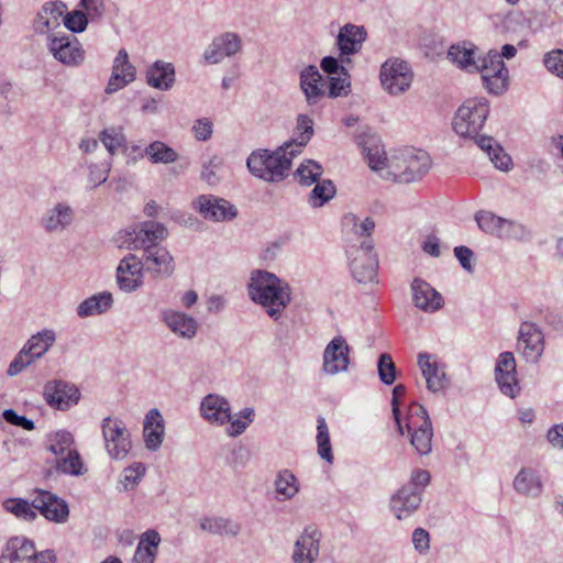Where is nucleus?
Returning a JSON list of instances; mask_svg holds the SVG:
<instances>
[{
	"label": "nucleus",
	"instance_id": "1",
	"mask_svg": "<svg viewBox=\"0 0 563 563\" xmlns=\"http://www.w3.org/2000/svg\"><path fill=\"white\" fill-rule=\"evenodd\" d=\"M167 238V229L155 221H145L118 233L119 247L143 250L140 258L144 271L156 278H167L175 271L174 258L167 249L158 244Z\"/></svg>",
	"mask_w": 563,
	"mask_h": 563
},
{
	"label": "nucleus",
	"instance_id": "2",
	"mask_svg": "<svg viewBox=\"0 0 563 563\" xmlns=\"http://www.w3.org/2000/svg\"><path fill=\"white\" fill-rule=\"evenodd\" d=\"M247 290L251 300L261 305L275 321L291 301L289 284L267 271L252 272Z\"/></svg>",
	"mask_w": 563,
	"mask_h": 563
},
{
	"label": "nucleus",
	"instance_id": "3",
	"mask_svg": "<svg viewBox=\"0 0 563 563\" xmlns=\"http://www.w3.org/2000/svg\"><path fill=\"white\" fill-rule=\"evenodd\" d=\"M299 155L291 143H284L275 151L258 148L246 159V166L254 176H285L291 168L294 157Z\"/></svg>",
	"mask_w": 563,
	"mask_h": 563
},
{
	"label": "nucleus",
	"instance_id": "4",
	"mask_svg": "<svg viewBox=\"0 0 563 563\" xmlns=\"http://www.w3.org/2000/svg\"><path fill=\"white\" fill-rule=\"evenodd\" d=\"M488 114L489 106L486 99H468L457 109L453 129L463 137H474L482 130Z\"/></svg>",
	"mask_w": 563,
	"mask_h": 563
},
{
	"label": "nucleus",
	"instance_id": "5",
	"mask_svg": "<svg viewBox=\"0 0 563 563\" xmlns=\"http://www.w3.org/2000/svg\"><path fill=\"white\" fill-rule=\"evenodd\" d=\"M346 255L351 273L357 283L367 284L376 280L378 260L371 239L364 240L358 246L350 245Z\"/></svg>",
	"mask_w": 563,
	"mask_h": 563
},
{
	"label": "nucleus",
	"instance_id": "6",
	"mask_svg": "<svg viewBox=\"0 0 563 563\" xmlns=\"http://www.w3.org/2000/svg\"><path fill=\"white\" fill-rule=\"evenodd\" d=\"M413 71L409 64L393 57L384 62L379 69V81L383 90L393 97L406 93L413 81Z\"/></svg>",
	"mask_w": 563,
	"mask_h": 563
},
{
	"label": "nucleus",
	"instance_id": "7",
	"mask_svg": "<svg viewBox=\"0 0 563 563\" xmlns=\"http://www.w3.org/2000/svg\"><path fill=\"white\" fill-rule=\"evenodd\" d=\"M410 443L421 455L432 451L433 429L427 409L421 405H412L407 422Z\"/></svg>",
	"mask_w": 563,
	"mask_h": 563
},
{
	"label": "nucleus",
	"instance_id": "8",
	"mask_svg": "<svg viewBox=\"0 0 563 563\" xmlns=\"http://www.w3.org/2000/svg\"><path fill=\"white\" fill-rule=\"evenodd\" d=\"M46 46L53 57L68 67H77L85 60V49L74 35L48 34Z\"/></svg>",
	"mask_w": 563,
	"mask_h": 563
},
{
	"label": "nucleus",
	"instance_id": "9",
	"mask_svg": "<svg viewBox=\"0 0 563 563\" xmlns=\"http://www.w3.org/2000/svg\"><path fill=\"white\" fill-rule=\"evenodd\" d=\"M101 429L108 454L114 460H123L132 448L130 431L124 422L106 417L101 422Z\"/></svg>",
	"mask_w": 563,
	"mask_h": 563
},
{
	"label": "nucleus",
	"instance_id": "10",
	"mask_svg": "<svg viewBox=\"0 0 563 563\" xmlns=\"http://www.w3.org/2000/svg\"><path fill=\"white\" fill-rule=\"evenodd\" d=\"M474 70L481 73L483 82L489 92L500 95L506 90L508 70L497 51H489Z\"/></svg>",
	"mask_w": 563,
	"mask_h": 563
},
{
	"label": "nucleus",
	"instance_id": "11",
	"mask_svg": "<svg viewBox=\"0 0 563 563\" xmlns=\"http://www.w3.org/2000/svg\"><path fill=\"white\" fill-rule=\"evenodd\" d=\"M243 49V41L240 34L227 31L212 38L203 52V59L210 65L222 63L225 58H232Z\"/></svg>",
	"mask_w": 563,
	"mask_h": 563
},
{
	"label": "nucleus",
	"instance_id": "12",
	"mask_svg": "<svg viewBox=\"0 0 563 563\" xmlns=\"http://www.w3.org/2000/svg\"><path fill=\"white\" fill-rule=\"evenodd\" d=\"M43 396L48 406L65 411L78 404L80 391L71 383L54 379L44 385Z\"/></svg>",
	"mask_w": 563,
	"mask_h": 563
},
{
	"label": "nucleus",
	"instance_id": "13",
	"mask_svg": "<svg viewBox=\"0 0 563 563\" xmlns=\"http://www.w3.org/2000/svg\"><path fill=\"white\" fill-rule=\"evenodd\" d=\"M192 207L206 220L213 222L231 221L238 216V209L231 202L213 195L199 196Z\"/></svg>",
	"mask_w": 563,
	"mask_h": 563
},
{
	"label": "nucleus",
	"instance_id": "14",
	"mask_svg": "<svg viewBox=\"0 0 563 563\" xmlns=\"http://www.w3.org/2000/svg\"><path fill=\"white\" fill-rule=\"evenodd\" d=\"M543 350L544 341L542 331L532 322H522L518 333L517 352L520 353L527 362L536 363L541 357Z\"/></svg>",
	"mask_w": 563,
	"mask_h": 563
},
{
	"label": "nucleus",
	"instance_id": "15",
	"mask_svg": "<svg viewBox=\"0 0 563 563\" xmlns=\"http://www.w3.org/2000/svg\"><path fill=\"white\" fill-rule=\"evenodd\" d=\"M33 507L45 519L56 523L66 522L69 516V507L66 500L44 489L36 490Z\"/></svg>",
	"mask_w": 563,
	"mask_h": 563
},
{
	"label": "nucleus",
	"instance_id": "16",
	"mask_svg": "<svg viewBox=\"0 0 563 563\" xmlns=\"http://www.w3.org/2000/svg\"><path fill=\"white\" fill-rule=\"evenodd\" d=\"M350 365V346L341 335L334 336L323 351L322 369L328 375L346 372Z\"/></svg>",
	"mask_w": 563,
	"mask_h": 563
},
{
	"label": "nucleus",
	"instance_id": "17",
	"mask_svg": "<svg viewBox=\"0 0 563 563\" xmlns=\"http://www.w3.org/2000/svg\"><path fill=\"white\" fill-rule=\"evenodd\" d=\"M143 264L136 255L129 254L124 256L117 267L119 288L124 292H132L139 289L143 284Z\"/></svg>",
	"mask_w": 563,
	"mask_h": 563
},
{
	"label": "nucleus",
	"instance_id": "18",
	"mask_svg": "<svg viewBox=\"0 0 563 563\" xmlns=\"http://www.w3.org/2000/svg\"><path fill=\"white\" fill-rule=\"evenodd\" d=\"M299 86L309 107L320 103L327 96L325 82L319 69L309 65L299 73Z\"/></svg>",
	"mask_w": 563,
	"mask_h": 563
},
{
	"label": "nucleus",
	"instance_id": "19",
	"mask_svg": "<svg viewBox=\"0 0 563 563\" xmlns=\"http://www.w3.org/2000/svg\"><path fill=\"white\" fill-rule=\"evenodd\" d=\"M496 382L506 396L514 398L519 391L516 361L511 352H503L495 368Z\"/></svg>",
	"mask_w": 563,
	"mask_h": 563
},
{
	"label": "nucleus",
	"instance_id": "20",
	"mask_svg": "<svg viewBox=\"0 0 563 563\" xmlns=\"http://www.w3.org/2000/svg\"><path fill=\"white\" fill-rule=\"evenodd\" d=\"M136 69L129 59L128 52L122 48L113 59L112 73L106 92L111 95L135 80Z\"/></svg>",
	"mask_w": 563,
	"mask_h": 563
},
{
	"label": "nucleus",
	"instance_id": "21",
	"mask_svg": "<svg viewBox=\"0 0 563 563\" xmlns=\"http://www.w3.org/2000/svg\"><path fill=\"white\" fill-rule=\"evenodd\" d=\"M394 159L397 162V166L404 167V173L408 175H420L430 172L432 161L430 155L420 148L405 147L399 150Z\"/></svg>",
	"mask_w": 563,
	"mask_h": 563
},
{
	"label": "nucleus",
	"instance_id": "22",
	"mask_svg": "<svg viewBox=\"0 0 563 563\" xmlns=\"http://www.w3.org/2000/svg\"><path fill=\"white\" fill-rule=\"evenodd\" d=\"M321 534L317 529L306 528L295 543L294 563H314L320 552Z\"/></svg>",
	"mask_w": 563,
	"mask_h": 563
},
{
	"label": "nucleus",
	"instance_id": "23",
	"mask_svg": "<svg viewBox=\"0 0 563 563\" xmlns=\"http://www.w3.org/2000/svg\"><path fill=\"white\" fill-rule=\"evenodd\" d=\"M358 144L363 148L368 166L374 172H380L385 168L387 157L380 139L369 129L357 135Z\"/></svg>",
	"mask_w": 563,
	"mask_h": 563
},
{
	"label": "nucleus",
	"instance_id": "24",
	"mask_svg": "<svg viewBox=\"0 0 563 563\" xmlns=\"http://www.w3.org/2000/svg\"><path fill=\"white\" fill-rule=\"evenodd\" d=\"M34 542L25 537L10 538L0 554V563H33Z\"/></svg>",
	"mask_w": 563,
	"mask_h": 563
},
{
	"label": "nucleus",
	"instance_id": "25",
	"mask_svg": "<svg viewBox=\"0 0 563 563\" xmlns=\"http://www.w3.org/2000/svg\"><path fill=\"white\" fill-rule=\"evenodd\" d=\"M162 321L174 334L187 340L195 338L199 328L194 317L173 309L162 312Z\"/></svg>",
	"mask_w": 563,
	"mask_h": 563
},
{
	"label": "nucleus",
	"instance_id": "26",
	"mask_svg": "<svg viewBox=\"0 0 563 563\" xmlns=\"http://www.w3.org/2000/svg\"><path fill=\"white\" fill-rule=\"evenodd\" d=\"M200 412L210 423L223 426L231 420V407L229 401L217 394H209L202 398Z\"/></svg>",
	"mask_w": 563,
	"mask_h": 563
},
{
	"label": "nucleus",
	"instance_id": "27",
	"mask_svg": "<svg viewBox=\"0 0 563 563\" xmlns=\"http://www.w3.org/2000/svg\"><path fill=\"white\" fill-rule=\"evenodd\" d=\"M412 300L417 308L426 312H434L442 308L443 298L430 284L420 278H415L411 284Z\"/></svg>",
	"mask_w": 563,
	"mask_h": 563
},
{
	"label": "nucleus",
	"instance_id": "28",
	"mask_svg": "<svg viewBox=\"0 0 563 563\" xmlns=\"http://www.w3.org/2000/svg\"><path fill=\"white\" fill-rule=\"evenodd\" d=\"M421 500V494L418 488L404 485L391 496L390 508L396 517L401 520L416 511Z\"/></svg>",
	"mask_w": 563,
	"mask_h": 563
},
{
	"label": "nucleus",
	"instance_id": "29",
	"mask_svg": "<svg viewBox=\"0 0 563 563\" xmlns=\"http://www.w3.org/2000/svg\"><path fill=\"white\" fill-rule=\"evenodd\" d=\"M67 7L62 1L46 2L37 13L35 27L42 34H48L60 25Z\"/></svg>",
	"mask_w": 563,
	"mask_h": 563
},
{
	"label": "nucleus",
	"instance_id": "30",
	"mask_svg": "<svg viewBox=\"0 0 563 563\" xmlns=\"http://www.w3.org/2000/svg\"><path fill=\"white\" fill-rule=\"evenodd\" d=\"M164 420L158 409H151L143 421V437L146 449L157 451L164 438Z\"/></svg>",
	"mask_w": 563,
	"mask_h": 563
},
{
	"label": "nucleus",
	"instance_id": "31",
	"mask_svg": "<svg viewBox=\"0 0 563 563\" xmlns=\"http://www.w3.org/2000/svg\"><path fill=\"white\" fill-rule=\"evenodd\" d=\"M366 38V31L363 26L345 24L339 31L336 44L342 55L357 53Z\"/></svg>",
	"mask_w": 563,
	"mask_h": 563
},
{
	"label": "nucleus",
	"instance_id": "32",
	"mask_svg": "<svg viewBox=\"0 0 563 563\" xmlns=\"http://www.w3.org/2000/svg\"><path fill=\"white\" fill-rule=\"evenodd\" d=\"M300 181L305 186L314 185L308 196V203L312 208H320L334 198L336 188L334 184L329 179L324 178H300Z\"/></svg>",
	"mask_w": 563,
	"mask_h": 563
},
{
	"label": "nucleus",
	"instance_id": "33",
	"mask_svg": "<svg viewBox=\"0 0 563 563\" xmlns=\"http://www.w3.org/2000/svg\"><path fill=\"white\" fill-rule=\"evenodd\" d=\"M73 218L74 212L69 206L57 203L42 218V225L48 233L60 232L71 223Z\"/></svg>",
	"mask_w": 563,
	"mask_h": 563
},
{
	"label": "nucleus",
	"instance_id": "34",
	"mask_svg": "<svg viewBox=\"0 0 563 563\" xmlns=\"http://www.w3.org/2000/svg\"><path fill=\"white\" fill-rule=\"evenodd\" d=\"M418 364L421 368L422 375L426 378L427 387L430 391L437 393L445 387V373L438 366L435 362H431V356L429 354H419Z\"/></svg>",
	"mask_w": 563,
	"mask_h": 563
},
{
	"label": "nucleus",
	"instance_id": "35",
	"mask_svg": "<svg viewBox=\"0 0 563 563\" xmlns=\"http://www.w3.org/2000/svg\"><path fill=\"white\" fill-rule=\"evenodd\" d=\"M146 81L153 88L168 90L175 81V69L170 63L155 62L146 73Z\"/></svg>",
	"mask_w": 563,
	"mask_h": 563
},
{
	"label": "nucleus",
	"instance_id": "36",
	"mask_svg": "<svg viewBox=\"0 0 563 563\" xmlns=\"http://www.w3.org/2000/svg\"><path fill=\"white\" fill-rule=\"evenodd\" d=\"M515 490L527 497H538L542 493V482L537 472L530 467H522L514 479Z\"/></svg>",
	"mask_w": 563,
	"mask_h": 563
},
{
	"label": "nucleus",
	"instance_id": "37",
	"mask_svg": "<svg viewBox=\"0 0 563 563\" xmlns=\"http://www.w3.org/2000/svg\"><path fill=\"white\" fill-rule=\"evenodd\" d=\"M112 303L111 292L101 291L81 301L76 311L80 318H87L107 312L112 307Z\"/></svg>",
	"mask_w": 563,
	"mask_h": 563
},
{
	"label": "nucleus",
	"instance_id": "38",
	"mask_svg": "<svg viewBox=\"0 0 563 563\" xmlns=\"http://www.w3.org/2000/svg\"><path fill=\"white\" fill-rule=\"evenodd\" d=\"M161 537L155 530H147L140 539L132 563H153Z\"/></svg>",
	"mask_w": 563,
	"mask_h": 563
},
{
	"label": "nucleus",
	"instance_id": "39",
	"mask_svg": "<svg viewBox=\"0 0 563 563\" xmlns=\"http://www.w3.org/2000/svg\"><path fill=\"white\" fill-rule=\"evenodd\" d=\"M199 526L203 531L218 536L236 537L241 531L239 522L223 517H203Z\"/></svg>",
	"mask_w": 563,
	"mask_h": 563
},
{
	"label": "nucleus",
	"instance_id": "40",
	"mask_svg": "<svg viewBox=\"0 0 563 563\" xmlns=\"http://www.w3.org/2000/svg\"><path fill=\"white\" fill-rule=\"evenodd\" d=\"M56 341V334L51 329H44L33 334L24 345L33 358H41Z\"/></svg>",
	"mask_w": 563,
	"mask_h": 563
},
{
	"label": "nucleus",
	"instance_id": "41",
	"mask_svg": "<svg viewBox=\"0 0 563 563\" xmlns=\"http://www.w3.org/2000/svg\"><path fill=\"white\" fill-rule=\"evenodd\" d=\"M313 120L307 114L297 117L295 136L286 143H291V147L298 150L300 154L313 135Z\"/></svg>",
	"mask_w": 563,
	"mask_h": 563
},
{
	"label": "nucleus",
	"instance_id": "42",
	"mask_svg": "<svg viewBox=\"0 0 563 563\" xmlns=\"http://www.w3.org/2000/svg\"><path fill=\"white\" fill-rule=\"evenodd\" d=\"M99 140L111 156L128 150L122 128L111 126L102 130L99 133Z\"/></svg>",
	"mask_w": 563,
	"mask_h": 563
},
{
	"label": "nucleus",
	"instance_id": "43",
	"mask_svg": "<svg viewBox=\"0 0 563 563\" xmlns=\"http://www.w3.org/2000/svg\"><path fill=\"white\" fill-rule=\"evenodd\" d=\"M274 486L282 500L291 499L299 492L298 479L289 470H283L277 473Z\"/></svg>",
	"mask_w": 563,
	"mask_h": 563
},
{
	"label": "nucleus",
	"instance_id": "44",
	"mask_svg": "<svg viewBox=\"0 0 563 563\" xmlns=\"http://www.w3.org/2000/svg\"><path fill=\"white\" fill-rule=\"evenodd\" d=\"M55 466L59 473L71 476H80L87 472L81 456L76 449H73L65 455L57 457Z\"/></svg>",
	"mask_w": 563,
	"mask_h": 563
},
{
	"label": "nucleus",
	"instance_id": "45",
	"mask_svg": "<svg viewBox=\"0 0 563 563\" xmlns=\"http://www.w3.org/2000/svg\"><path fill=\"white\" fill-rule=\"evenodd\" d=\"M74 443V435L69 431L58 430L47 435L46 449L59 457L71 451Z\"/></svg>",
	"mask_w": 563,
	"mask_h": 563
},
{
	"label": "nucleus",
	"instance_id": "46",
	"mask_svg": "<svg viewBox=\"0 0 563 563\" xmlns=\"http://www.w3.org/2000/svg\"><path fill=\"white\" fill-rule=\"evenodd\" d=\"M2 505L8 512L14 515L19 519L33 521L37 517L36 509L33 507V501L30 504L23 498H8Z\"/></svg>",
	"mask_w": 563,
	"mask_h": 563
},
{
	"label": "nucleus",
	"instance_id": "47",
	"mask_svg": "<svg viewBox=\"0 0 563 563\" xmlns=\"http://www.w3.org/2000/svg\"><path fill=\"white\" fill-rule=\"evenodd\" d=\"M145 155H147L153 163H163L169 164L174 163L178 159V153L169 147L167 144L161 141H155L151 143L145 150Z\"/></svg>",
	"mask_w": 563,
	"mask_h": 563
},
{
	"label": "nucleus",
	"instance_id": "48",
	"mask_svg": "<svg viewBox=\"0 0 563 563\" xmlns=\"http://www.w3.org/2000/svg\"><path fill=\"white\" fill-rule=\"evenodd\" d=\"M475 52L465 45L455 44L449 48L448 58L461 68L474 70L477 65L474 59Z\"/></svg>",
	"mask_w": 563,
	"mask_h": 563
},
{
	"label": "nucleus",
	"instance_id": "49",
	"mask_svg": "<svg viewBox=\"0 0 563 563\" xmlns=\"http://www.w3.org/2000/svg\"><path fill=\"white\" fill-rule=\"evenodd\" d=\"M475 220L477 222L478 228L490 235H495L499 238L504 223H506V219L494 214L490 211H478L475 214Z\"/></svg>",
	"mask_w": 563,
	"mask_h": 563
},
{
	"label": "nucleus",
	"instance_id": "50",
	"mask_svg": "<svg viewBox=\"0 0 563 563\" xmlns=\"http://www.w3.org/2000/svg\"><path fill=\"white\" fill-rule=\"evenodd\" d=\"M255 417V411L253 408L246 407L243 408L238 415L234 417L231 415V420L228 422L230 427L228 428V434L230 437H239L242 434L250 423L253 422Z\"/></svg>",
	"mask_w": 563,
	"mask_h": 563
},
{
	"label": "nucleus",
	"instance_id": "51",
	"mask_svg": "<svg viewBox=\"0 0 563 563\" xmlns=\"http://www.w3.org/2000/svg\"><path fill=\"white\" fill-rule=\"evenodd\" d=\"M318 434H317V442H318V453L319 455L325 460L329 463H332L333 461V454L330 443V437L328 427L325 423V420L323 417L318 418V426H317Z\"/></svg>",
	"mask_w": 563,
	"mask_h": 563
},
{
	"label": "nucleus",
	"instance_id": "52",
	"mask_svg": "<svg viewBox=\"0 0 563 563\" xmlns=\"http://www.w3.org/2000/svg\"><path fill=\"white\" fill-rule=\"evenodd\" d=\"M377 372L379 379L385 385H391L396 380V365L388 353H383L378 357Z\"/></svg>",
	"mask_w": 563,
	"mask_h": 563
},
{
	"label": "nucleus",
	"instance_id": "53",
	"mask_svg": "<svg viewBox=\"0 0 563 563\" xmlns=\"http://www.w3.org/2000/svg\"><path fill=\"white\" fill-rule=\"evenodd\" d=\"M543 65L548 71L563 79V49H552L543 57Z\"/></svg>",
	"mask_w": 563,
	"mask_h": 563
},
{
	"label": "nucleus",
	"instance_id": "54",
	"mask_svg": "<svg viewBox=\"0 0 563 563\" xmlns=\"http://www.w3.org/2000/svg\"><path fill=\"white\" fill-rule=\"evenodd\" d=\"M36 360L26 351L23 346L22 350L15 355L8 367L9 376H16L21 372H23L27 366L33 364Z\"/></svg>",
	"mask_w": 563,
	"mask_h": 563
},
{
	"label": "nucleus",
	"instance_id": "55",
	"mask_svg": "<svg viewBox=\"0 0 563 563\" xmlns=\"http://www.w3.org/2000/svg\"><path fill=\"white\" fill-rule=\"evenodd\" d=\"M63 22L69 31L79 33L86 29L88 18L82 10H75L70 13L65 12Z\"/></svg>",
	"mask_w": 563,
	"mask_h": 563
},
{
	"label": "nucleus",
	"instance_id": "56",
	"mask_svg": "<svg viewBox=\"0 0 563 563\" xmlns=\"http://www.w3.org/2000/svg\"><path fill=\"white\" fill-rule=\"evenodd\" d=\"M145 474V466L142 463H134L123 471L122 483L125 489L133 488L139 484Z\"/></svg>",
	"mask_w": 563,
	"mask_h": 563
},
{
	"label": "nucleus",
	"instance_id": "57",
	"mask_svg": "<svg viewBox=\"0 0 563 563\" xmlns=\"http://www.w3.org/2000/svg\"><path fill=\"white\" fill-rule=\"evenodd\" d=\"M350 91L349 75L339 74L338 76L330 77L329 81V97L336 98L346 96Z\"/></svg>",
	"mask_w": 563,
	"mask_h": 563
},
{
	"label": "nucleus",
	"instance_id": "58",
	"mask_svg": "<svg viewBox=\"0 0 563 563\" xmlns=\"http://www.w3.org/2000/svg\"><path fill=\"white\" fill-rule=\"evenodd\" d=\"M192 134L198 141H208L213 133V123L209 118H201L194 122Z\"/></svg>",
	"mask_w": 563,
	"mask_h": 563
},
{
	"label": "nucleus",
	"instance_id": "59",
	"mask_svg": "<svg viewBox=\"0 0 563 563\" xmlns=\"http://www.w3.org/2000/svg\"><path fill=\"white\" fill-rule=\"evenodd\" d=\"M526 234L527 230L521 223L506 219L499 239H523Z\"/></svg>",
	"mask_w": 563,
	"mask_h": 563
},
{
	"label": "nucleus",
	"instance_id": "60",
	"mask_svg": "<svg viewBox=\"0 0 563 563\" xmlns=\"http://www.w3.org/2000/svg\"><path fill=\"white\" fill-rule=\"evenodd\" d=\"M2 417L8 423L21 427L24 430L31 431L35 428V424L31 419L25 416L18 415L13 409H5Z\"/></svg>",
	"mask_w": 563,
	"mask_h": 563
},
{
	"label": "nucleus",
	"instance_id": "61",
	"mask_svg": "<svg viewBox=\"0 0 563 563\" xmlns=\"http://www.w3.org/2000/svg\"><path fill=\"white\" fill-rule=\"evenodd\" d=\"M454 255L466 272L472 273L474 271V265L472 263L474 252L470 247L464 245L455 246Z\"/></svg>",
	"mask_w": 563,
	"mask_h": 563
},
{
	"label": "nucleus",
	"instance_id": "62",
	"mask_svg": "<svg viewBox=\"0 0 563 563\" xmlns=\"http://www.w3.org/2000/svg\"><path fill=\"white\" fill-rule=\"evenodd\" d=\"M323 173L322 166L313 161V159H307L302 162L294 173V176H321Z\"/></svg>",
	"mask_w": 563,
	"mask_h": 563
},
{
	"label": "nucleus",
	"instance_id": "63",
	"mask_svg": "<svg viewBox=\"0 0 563 563\" xmlns=\"http://www.w3.org/2000/svg\"><path fill=\"white\" fill-rule=\"evenodd\" d=\"M412 543L419 553H427L430 549V536L423 528H417L412 532Z\"/></svg>",
	"mask_w": 563,
	"mask_h": 563
},
{
	"label": "nucleus",
	"instance_id": "64",
	"mask_svg": "<svg viewBox=\"0 0 563 563\" xmlns=\"http://www.w3.org/2000/svg\"><path fill=\"white\" fill-rule=\"evenodd\" d=\"M80 7L90 19L99 18L104 12L103 0H80Z\"/></svg>",
	"mask_w": 563,
	"mask_h": 563
}]
</instances>
